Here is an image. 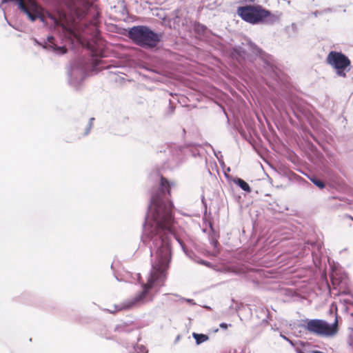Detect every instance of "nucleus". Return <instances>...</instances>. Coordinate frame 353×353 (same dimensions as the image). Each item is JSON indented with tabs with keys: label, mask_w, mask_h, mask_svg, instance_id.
<instances>
[{
	"label": "nucleus",
	"mask_w": 353,
	"mask_h": 353,
	"mask_svg": "<svg viewBox=\"0 0 353 353\" xmlns=\"http://www.w3.org/2000/svg\"><path fill=\"white\" fill-rule=\"evenodd\" d=\"M314 353H322V352H319V351H315V352H314Z\"/></svg>",
	"instance_id": "16"
},
{
	"label": "nucleus",
	"mask_w": 353,
	"mask_h": 353,
	"mask_svg": "<svg viewBox=\"0 0 353 353\" xmlns=\"http://www.w3.org/2000/svg\"><path fill=\"white\" fill-rule=\"evenodd\" d=\"M54 37H48V41L50 43H53V40H54Z\"/></svg>",
	"instance_id": "12"
},
{
	"label": "nucleus",
	"mask_w": 353,
	"mask_h": 353,
	"mask_svg": "<svg viewBox=\"0 0 353 353\" xmlns=\"http://www.w3.org/2000/svg\"><path fill=\"white\" fill-rule=\"evenodd\" d=\"M245 1H248V2H250V3H253L254 2V0H244Z\"/></svg>",
	"instance_id": "15"
},
{
	"label": "nucleus",
	"mask_w": 353,
	"mask_h": 353,
	"mask_svg": "<svg viewBox=\"0 0 353 353\" xmlns=\"http://www.w3.org/2000/svg\"><path fill=\"white\" fill-rule=\"evenodd\" d=\"M213 244L214 246H216V245L218 244V241H213Z\"/></svg>",
	"instance_id": "14"
},
{
	"label": "nucleus",
	"mask_w": 353,
	"mask_h": 353,
	"mask_svg": "<svg viewBox=\"0 0 353 353\" xmlns=\"http://www.w3.org/2000/svg\"><path fill=\"white\" fill-rule=\"evenodd\" d=\"M192 336L194 339L196 340V343L197 345H199L205 341H207L209 339V336L203 334H197L194 332L192 334Z\"/></svg>",
	"instance_id": "6"
},
{
	"label": "nucleus",
	"mask_w": 353,
	"mask_h": 353,
	"mask_svg": "<svg viewBox=\"0 0 353 353\" xmlns=\"http://www.w3.org/2000/svg\"><path fill=\"white\" fill-rule=\"evenodd\" d=\"M310 180L312 181L314 184H315L317 187H319L321 189L324 188L325 186L324 182L318 179L316 177L311 178Z\"/></svg>",
	"instance_id": "9"
},
{
	"label": "nucleus",
	"mask_w": 353,
	"mask_h": 353,
	"mask_svg": "<svg viewBox=\"0 0 353 353\" xmlns=\"http://www.w3.org/2000/svg\"><path fill=\"white\" fill-rule=\"evenodd\" d=\"M236 13L242 20L252 25L274 23L280 19L279 14L272 13L259 4L239 6L237 8Z\"/></svg>",
	"instance_id": "2"
},
{
	"label": "nucleus",
	"mask_w": 353,
	"mask_h": 353,
	"mask_svg": "<svg viewBox=\"0 0 353 353\" xmlns=\"http://www.w3.org/2000/svg\"><path fill=\"white\" fill-rule=\"evenodd\" d=\"M59 50L61 51V52L62 54H65L67 51V50L65 47H60V48H59Z\"/></svg>",
	"instance_id": "10"
},
{
	"label": "nucleus",
	"mask_w": 353,
	"mask_h": 353,
	"mask_svg": "<svg viewBox=\"0 0 353 353\" xmlns=\"http://www.w3.org/2000/svg\"><path fill=\"white\" fill-rule=\"evenodd\" d=\"M332 284H333L334 285H335L336 284V279L332 278Z\"/></svg>",
	"instance_id": "13"
},
{
	"label": "nucleus",
	"mask_w": 353,
	"mask_h": 353,
	"mask_svg": "<svg viewBox=\"0 0 353 353\" xmlns=\"http://www.w3.org/2000/svg\"><path fill=\"white\" fill-rule=\"evenodd\" d=\"M305 329L310 333L321 336H330L338 332V319L335 318L333 324L330 325L321 319H310L305 321Z\"/></svg>",
	"instance_id": "4"
},
{
	"label": "nucleus",
	"mask_w": 353,
	"mask_h": 353,
	"mask_svg": "<svg viewBox=\"0 0 353 353\" xmlns=\"http://www.w3.org/2000/svg\"><path fill=\"white\" fill-rule=\"evenodd\" d=\"M162 34L153 32L145 26H137L128 30V37L137 45L145 48H152L160 42Z\"/></svg>",
	"instance_id": "3"
},
{
	"label": "nucleus",
	"mask_w": 353,
	"mask_h": 353,
	"mask_svg": "<svg viewBox=\"0 0 353 353\" xmlns=\"http://www.w3.org/2000/svg\"><path fill=\"white\" fill-rule=\"evenodd\" d=\"M220 327L223 329H227L228 325L225 323H222L220 324Z\"/></svg>",
	"instance_id": "11"
},
{
	"label": "nucleus",
	"mask_w": 353,
	"mask_h": 353,
	"mask_svg": "<svg viewBox=\"0 0 353 353\" xmlns=\"http://www.w3.org/2000/svg\"><path fill=\"white\" fill-rule=\"evenodd\" d=\"M172 185L166 178L161 175L159 192L151 198V220L145 225V234L158 248L154 255L147 281L141 284L142 290L134 297L115 306V311L130 310L152 301L153 296L149 295L150 291L152 289L159 290L164 285L172 259L169 235H174V218L172 214L174 205L168 199L164 201L166 195L171 196Z\"/></svg>",
	"instance_id": "1"
},
{
	"label": "nucleus",
	"mask_w": 353,
	"mask_h": 353,
	"mask_svg": "<svg viewBox=\"0 0 353 353\" xmlns=\"http://www.w3.org/2000/svg\"><path fill=\"white\" fill-rule=\"evenodd\" d=\"M326 63L334 68L336 74L341 77H346V72L350 70V59L341 52H330L326 57Z\"/></svg>",
	"instance_id": "5"
},
{
	"label": "nucleus",
	"mask_w": 353,
	"mask_h": 353,
	"mask_svg": "<svg viewBox=\"0 0 353 353\" xmlns=\"http://www.w3.org/2000/svg\"><path fill=\"white\" fill-rule=\"evenodd\" d=\"M74 14L76 16L77 19L83 18L85 14V8L80 9L78 8H74Z\"/></svg>",
	"instance_id": "8"
},
{
	"label": "nucleus",
	"mask_w": 353,
	"mask_h": 353,
	"mask_svg": "<svg viewBox=\"0 0 353 353\" xmlns=\"http://www.w3.org/2000/svg\"><path fill=\"white\" fill-rule=\"evenodd\" d=\"M8 0H3V3L6 2Z\"/></svg>",
	"instance_id": "17"
},
{
	"label": "nucleus",
	"mask_w": 353,
	"mask_h": 353,
	"mask_svg": "<svg viewBox=\"0 0 353 353\" xmlns=\"http://www.w3.org/2000/svg\"><path fill=\"white\" fill-rule=\"evenodd\" d=\"M236 184L244 191L250 192L251 188L248 183H246L244 180L241 179H238L236 181Z\"/></svg>",
	"instance_id": "7"
}]
</instances>
